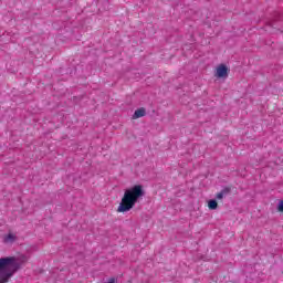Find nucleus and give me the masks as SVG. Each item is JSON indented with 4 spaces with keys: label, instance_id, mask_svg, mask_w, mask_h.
Instances as JSON below:
<instances>
[{
    "label": "nucleus",
    "instance_id": "obj_1",
    "mask_svg": "<svg viewBox=\"0 0 283 283\" xmlns=\"http://www.w3.org/2000/svg\"><path fill=\"white\" fill-rule=\"evenodd\" d=\"M143 196H145V190L142 185H135L134 187L126 189L117 211L119 213L132 211L136 206V202H138V199L143 198Z\"/></svg>",
    "mask_w": 283,
    "mask_h": 283
},
{
    "label": "nucleus",
    "instance_id": "obj_2",
    "mask_svg": "<svg viewBox=\"0 0 283 283\" xmlns=\"http://www.w3.org/2000/svg\"><path fill=\"white\" fill-rule=\"evenodd\" d=\"M21 269L14 256L0 258V283L10 282V277Z\"/></svg>",
    "mask_w": 283,
    "mask_h": 283
},
{
    "label": "nucleus",
    "instance_id": "obj_3",
    "mask_svg": "<svg viewBox=\"0 0 283 283\" xmlns=\"http://www.w3.org/2000/svg\"><path fill=\"white\" fill-rule=\"evenodd\" d=\"M229 76V67L226 64H219L217 67L216 77L217 78H227Z\"/></svg>",
    "mask_w": 283,
    "mask_h": 283
},
{
    "label": "nucleus",
    "instance_id": "obj_4",
    "mask_svg": "<svg viewBox=\"0 0 283 283\" xmlns=\"http://www.w3.org/2000/svg\"><path fill=\"white\" fill-rule=\"evenodd\" d=\"M4 244H13V242H17V237L13 233L6 234L3 237Z\"/></svg>",
    "mask_w": 283,
    "mask_h": 283
},
{
    "label": "nucleus",
    "instance_id": "obj_5",
    "mask_svg": "<svg viewBox=\"0 0 283 283\" xmlns=\"http://www.w3.org/2000/svg\"><path fill=\"white\" fill-rule=\"evenodd\" d=\"M145 114H147V111L145 109V107H140L138 109L135 111L133 118H143V116H145Z\"/></svg>",
    "mask_w": 283,
    "mask_h": 283
},
{
    "label": "nucleus",
    "instance_id": "obj_6",
    "mask_svg": "<svg viewBox=\"0 0 283 283\" xmlns=\"http://www.w3.org/2000/svg\"><path fill=\"white\" fill-rule=\"evenodd\" d=\"M208 207H209V209H211V210L218 209V201H217L216 199L209 200Z\"/></svg>",
    "mask_w": 283,
    "mask_h": 283
},
{
    "label": "nucleus",
    "instance_id": "obj_7",
    "mask_svg": "<svg viewBox=\"0 0 283 283\" xmlns=\"http://www.w3.org/2000/svg\"><path fill=\"white\" fill-rule=\"evenodd\" d=\"M221 193H223V196H227L229 193H231V188L230 187H226L221 190Z\"/></svg>",
    "mask_w": 283,
    "mask_h": 283
},
{
    "label": "nucleus",
    "instance_id": "obj_8",
    "mask_svg": "<svg viewBox=\"0 0 283 283\" xmlns=\"http://www.w3.org/2000/svg\"><path fill=\"white\" fill-rule=\"evenodd\" d=\"M277 211H280V213H283V200L279 201Z\"/></svg>",
    "mask_w": 283,
    "mask_h": 283
},
{
    "label": "nucleus",
    "instance_id": "obj_9",
    "mask_svg": "<svg viewBox=\"0 0 283 283\" xmlns=\"http://www.w3.org/2000/svg\"><path fill=\"white\" fill-rule=\"evenodd\" d=\"M217 200H222L224 198V195L222 191L218 192L216 196Z\"/></svg>",
    "mask_w": 283,
    "mask_h": 283
}]
</instances>
